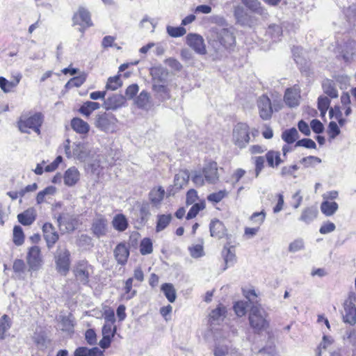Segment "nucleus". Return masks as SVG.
<instances>
[{"instance_id":"obj_27","label":"nucleus","mask_w":356,"mask_h":356,"mask_svg":"<svg viewBox=\"0 0 356 356\" xmlns=\"http://www.w3.org/2000/svg\"><path fill=\"white\" fill-rule=\"evenodd\" d=\"M71 127L74 131L79 134H87L90 131L88 123L79 118H74L71 120Z\"/></svg>"},{"instance_id":"obj_30","label":"nucleus","mask_w":356,"mask_h":356,"mask_svg":"<svg viewBox=\"0 0 356 356\" xmlns=\"http://www.w3.org/2000/svg\"><path fill=\"white\" fill-rule=\"evenodd\" d=\"M322 88L324 93L331 98H337L338 97V90L336 88L335 83L330 79H325L322 83Z\"/></svg>"},{"instance_id":"obj_43","label":"nucleus","mask_w":356,"mask_h":356,"mask_svg":"<svg viewBox=\"0 0 356 356\" xmlns=\"http://www.w3.org/2000/svg\"><path fill=\"white\" fill-rule=\"evenodd\" d=\"M56 191V189L54 186H50L45 188L44 190L40 191L36 197V202L38 204H40L44 201V197L47 195H52Z\"/></svg>"},{"instance_id":"obj_2","label":"nucleus","mask_w":356,"mask_h":356,"mask_svg":"<svg viewBox=\"0 0 356 356\" xmlns=\"http://www.w3.org/2000/svg\"><path fill=\"white\" fill-rule=\"evenodd\" d=\"M71 254L66 245H58L54 252L56 270L61 275L65 276L69 273L71 265Z\"/></svg>"},{"instance_id":"obj_6","label":"nucleus","mask_w":356,"mask_h":356,"mask_svg":"<svg viewBox=\"0 0 356 356\" xmlns=\"http://www.w3.org/2000/svg\"><path fill=\"white\" fill-rule=\"evenodd\" d=\"M250 128L245 123L236 124L232 132V141L238 147L242 149L250 143Z\"/></svg>"},{"instance_id":"obj_62","label":"nucleus","mask_w":356,"mask_h":356,"mask_svg":"<svg viewBox=\"0 0 356 356\" xmlns=\"http://www.w3.org/2000/svg\"><path fill=\"white\" fill-rule=\"evenodd\" d=\"M85 338L89 345L97 343V335L93 329H88L85 333Z\"/></svg>"},{"instance_id":"obj_22","label":"nucleus","mask_w":356,"mask_h":356,"mask_svg":"<svg viewBox=\"0 0 356 356\" xmlns=\"http://www.w3.org/2000/svg\"><path fill=\"white\" fill-rule=\"evenodd\" d=\"M222 256L225 263L224 269H226L228 266H233L236 261L234 246L232 245L230 243H227L222 249Z\"/></svg>"},{"instance_id":"obj_64","label":"nucleus","mask_w":356,"mask_h":356,"mask_svg":"<svg viewBox=\"0 0 356 356\" xmlns=\"http://www.w3.org/2000/svg\"><path fill=\"white\" fill-rule=\"evenodd\" d=\"M26 268L25 263L22 259H15L13 263V269L17 273H22Z\"/></svg>"},{"instance_id":"obj_7","label":"nucleus","mask_w":356,"mask_h":356,"mask_svg":"<svg viewBox=\"0 0 356 356\" xmlns=\"http://www.w3.org/2000/svg\"><path fill=\"white\" fill-rule=\"evenodd\" d=\"M92 270V266L86 260H80L74 267V274L77 281L83 285H86L89 282Z\"/></svg>"},{"instance_id":"obj_29","label":"nucleus","mask_w":356,"mask_h":356,"mask_svg":"<svg viewBox=\"0 0 356 356\" xmlns=\"http://www.w3.org/2000/svg\"><path fill=\"white\" fill-rule=\"evenodd\" d=\"M165 195V190L163 187L159 186L154 188L149 193L150 202L156 207L160 204Z\"/></svg>"},{"instance_id":"obj_3","label":"nucleus","mask_w":356,"mask_h":356,"mask_svg":"<svg viewBox=\"0 0 356 356\" xmlns=\"http://www.w3.org/2000/svg\"><path fill=\"white\" fill-rule=\"evenodd\" d=\"M268 314L260 305L252 306L250 314V325L255 332H259L268 327Z\"/></svg>"},{"instance_id":"obj_39","label":"nucleus","mask_w":356,"mask_h":356,"mask_svg":"<svg viewBox=\"0 0 356 356\" xmlns=\"http://www.w3.org/2000/svg\"><path fill=\"white\" fill-rule=\"evenodd\" d=\"M161 291L169 302H173L176 299V291L172 284L165 283L161 286Z\"/></svg>"},{"instance_id":"obj_61","label":"nucleus","mask_w":356,"mask_h":356,"mask_svg":"<svg viewBox=\"0 0 356 356\" xmlns=\"http://www.w3.org/2000/svg\"><path fill=\"white\" fill-rule=\"evenodd\" d=\"M254 159L255 165V176L257 177L264 168L265 159L264 156H255Z\"/></svg>"},{"instance_id":"obj_20","label":"nucleus","mask_w":356,"mask_h":356,"mask_svg":"<svg viewBox=\"0 0 356 356\" xmlns=\"http://www.w3.org/2000/svg\"><path fill=\"white\" fill-rule=\"evenodd\" d=\"M90 150L84 143H74L73 145V157L81 162L86 161L90 156Z\"/></svg>"},{"instance_id":"obj_15","label":"nucleus","mask_w":356,"mask_h":356,"mask_svg":"<svg viewBox=\"0 0 356 356\" xmlns=\"http://www.w3.org/2000/svg\"><path fill=\"white\" fill-rule=\"evenodd\" d=\"M44 238L48 249H51L59 239V235L51 223L46 222L42 226Z\"/></svg>"},{"instance_id":"obj_47","label":"nucleus","mask_w":356,"mask_h":356,"mask_svg":"<svg viewBox=\"0 0 356 356\" xmlns=\"http://www.w3.org/2000/svg\"><path fill=\"white\" fill-rule=\"evenodd\" d=\"M134 278L130 277L127 280L124 285V297L127 300H130L136 295V291L132 289Z\"/></svg>"},{"instance_id":"obj_52","label":"nucleus","mask_w":356,"mask_h":356,"mask_svg":"<svg viewBox=\"0 0 356 356\" xmlns=\"http://www.w3.org/2000/svg\"><path fill=\"white\" fill-rule=\"evenodd\" d=\"M164 63L172 70L177 72H180L183 68V65L181 63L174 58H167L164 60Z\"/></svg>"},{"instance_id":"obj_50","label":"nucleus","mask_w":356,"mask_h":356,"mask_svg":"<svg viewBox=\"0 0 356 356\" xmlns=\"http://www.w3.org/2000/svg\"><path fill=\"white\" fill-rule=\"evenodd\" d=\"M167 33L173 38H178L184 35L186 33V30L185 28L182 26L174 27L171 26H168Z\"/></svg>"},{"instance_id":"obj_33","label":"nucleus","mask_w":356,"mask_h":356,"mask_svg":"<svg viewBox=\"0 0 356 356\" xmlns=\"http://www.w3.org/2000/svg\"><path fill=\"white\" fill-rule=\"evenodd\" d=\"M171 214H160L157 216L156 232H160L164 230L172 220Z\"/></svg>"},{"instance_id":"obj_12","label":"nucleus","mask_w":356,"mask_h":356,"mask_svg":"<svg viewBox=\"0 0 356 356\" xmlns=\"http://www.w3.org/2000/svg\"><path fill=\"white\" fill-rule=\"evenodd\" d=\"M186 43L197 54L204 55L207 54L206 46L203 38L195 33H190L186 37Z\"/></svg>"},{"instance_id":"obj_17","label":"nucleus","mask_w":356,"mask_h":356,"mask_svg":"<svg viewBox=\"0 0 356 356\" xmlns=\"http://www.w3.org/2000/svg\"><path fill=\"white\" fill-rule=\"evenodd\" d=\"M234 17L237 23L242 26H252L254 24V19L242 6H236L234 9Z\"/></svg>"},{"instance_id":"obj_28","label":"nucleus","mask_w":356,"mask_h":356,"mask_svg":"<svg viewBox=\"0 0 356 356\" xmlns=\"http://www.w3.org/2000/svg\"><path fill=\"white\" fill-rule=\"evenodd\" d=\"M210 233L213 237L221 238L225 234V227L219 220H212L210 223Z\"/></svg>"},{"instance_id":"obj_10","label":"nucleus","mask_w":356,"mask_h":356,"mask_svg":"<svg viewBox=\"0 0 356 356\" xmlns=\"http://www.w3.org/2000/svg\"><path fill=\"white\" fill-rule=\"evenodd\" d=\"M257 107L260 118L264 120H268L271 118L273 115V108L271 101L268 96L263 95L257 99Z\"/></svg>"},{"instance_id":"obj_23","label":"nucleus","mask_w":356,"mask_h":356,"mask_svg":"<svg viewBox=\"0 0 356 356\" xmlns=\"http://www.w3.org/2000/svg\"><path fill=\"white\" fill-rule=\"evenodd\" d=\"M243 3L253 13L260 15L263 19H267L268 13L265 8L261 6L258 0H242Z\"/></svg>"},{"instance_id":"obj_45","label":"nucleus","mask_w":356,"mask_h":356,"mask_svg":"<svg viewBox=\"0 0 356 356\" xmlns=\"http://www.w3.org/2000/svg\"><path fill=\"white\" fill-rule=\"evenodd\" d=\"M330 100L328 97L320 96L318 98V108L321 111V115L324 116L330 106Z\"/></svg>"},{"instance_id":"obj_54","label":"nucleus","mask_w":356,"mask_h":356,"mask_svg":"<svg viewBox=\"0 0 356 356\" xmlns=\"http://www.w3.org/2000/svg\"><path fill=\"white\" fill-rule=\"evenodd\" d=\"M295 147H304L307 149H316L315 142L310 138H303L296 142Z\"/></svg>"},{"instance_id":"obj_4","label":"nucleus","mask_w":356,"mask_h":356,"mask_svg":"<svg viewBox=\"0 0 356 356\" xmlns=\"http://www.w3.org/2000/svg\"><path fill=\"white\" fill-rule=\"evenodd\" d=\"M118 120L111 113H99L94 119V125L105 133H113L117 127Z\"/></svg>"},{"instance_id":"obj_1","label":"nucleus","mask_w":356,"mask_h":356,"mask_svg":"<svg viewBox=\"0 0 356 356\" xmlns=\"http://www.w3.org/2000/svg\"><path fill=\"white\" fill-rule=\"evenodd\" d=\"M212 46L216 52L223 50L232 52L234 51L236 41L234 29L232 27H216L212 29Z\"/></svg>"},{"instance_id":"obj_21","label":"nucleus","mask_w":356,"mask_h":356,"mask_svg":"<svg viewBox=\"0 0 356 356\" xmlns=\"http://www.w3.org/2000/svg\"><path fill=\"white\" fill-rule=\"evenodd\" d=\"M129 256V249L128 246L124 243H120L116 245L114 249V257L118 264L124 265Z\"/></svg>"},{"instance_id":"obj_53","label":"nucleus","mask_w":356,"mask_h":356,"mask_svg":"<svg viewBox=\"0 0 356 356\" xmlns=\"http://www.w3.org/2000/svg\"><path fill=\"white\" fill-rule=\"evenodd\" d=\"M191 179L196 186H202L206 182L202 172L195 171L191 177Z\"/></svg>"},{"instance_id":"obj_48","label":"nucleus","mask_w":356,"mask_h":356,"mask_svg":"<svg viewBox=\"0 0 356 356\" xmlns=\"http://www.w3.org/2000/svg\"><path fill=\"white\" fill-rule=\"evenodd\" d=\"M152 242L149 238H143L140 245V252L143 255H146L152 252Z\"/></svg>"},{"instance_id":"obj_31","label":"nucleus","mask_w":356,"mask_h":356,"mask_svg":"<svg viewBox=\"0 0 356 356\" xmlns=\"http://www.w3.org/2000/svg\"><path fill=\"white\" fill-rule=\"evenodd\" d=\"M190 178V173L188 170H181L175 175L174 179L175 187L177 189H181L184 185H186Z\"/></svg>"},{"instance_id":"obj_11","label":"nucleus","mask_w":356,"mask_h":356,"mask_svg":"<svg viewBox=\"0 0 356 356\" xmlns=\"http://www.w3.org/2000/svg\"><path fill=\"white\" fill-rule=\"evenodd\" d=\"M300 88L296 84L293 87L287 88L285 91L284 100L290 108H294L300 104Z\"/></svg>"},{"instance_id":"obj_32","label":"nucleus","mask_w":356,"mask_h":356,"mask_svg":"<svg viewBox=\"0 0 356 356\" xmlns=\"http://www.w3.org/2000/svg\"><path fill=\"white\" fill-rule=\"evenodd\" d=\"M317 214L318 209L316 207H307L302 211L299 220L309 224L317 217Z\"/></svg>"},{"instance_id":"obj_46","label":"nucleus","mask_w":356,"mask_h":356,"mask_svg":"<svg viewBox=\"0 0 356 356\" xmlns=\"http://www.w3.org/2000/svg\"><path fill=\"white\" fill-rule=\"evenodd\" d=\"M61 330L67 332H73L74 323L71 316H62L60 318Z\"/></svg>"},{"instance_id":"obj_38","label":"nucleus","mask_w":356,"mask_h":356,"mask_svg":"<svg viewBox=\"0 0 356 356\" xmlns=\"http://www.w3.org/2000/svg\"><path fill=\"white\" fill-rule=\"evenodd\" d=\"M299 138V134L296 128L286 129L282 134V138L288 144H292Z\"/></svg>"},{"instance_id":"obj_13","label":"nucleus","mask_w":356,"mask_h":356,"mask_svg":"<svg viewBox=\"0 0 356 356\" xmlns=\"http://www.w3.org/2000/svg\"><path fill=\"white\" fill-rule=\"evenodd\" d=\"M57 223L63 232H70L75 229L76 220L69 213H60L57 217Z\"/></svg>"},{"instance_id":"obj_25","label":"nucleus","mask_w":356,"mask_h":356,"mask_svg":"<svg viewBox=\"0 0 356 356\" xmlns=\"http://www.w3.org/2000/svg\"><path fill=\"white\" fill-rule=\"evenodd\" d=\"M35 218L36 213L33 208H29L17 215L18 221L24 226H29L33 224Z\"/></svg>"},{"instance_id":"obj_24","label":"nucleus","mask_w":356,"mask_h":356,"mask_svg":"<svg viewBox=\"0 0 356 356\" xmlns=\"http://www.w3.org/2000/svg\"><path fill=\"white\" fill-rule=\"evenodd\" d=\"M80 179V173L78 169L75 167L68 168L64 175V183L67 186H74Z\"/></svg>"},{"instance_id":"obj_40","label":"nucleus","mask_w":356,"mask_h":356,"mask_svg":"<svg viewBox=\"0 0 356 356\" xmlns=\"http://www.w3.org/2000/svg\"><path fill=\"white\" fill-rule=\"evenodd\" d=\"M120 76V74H118L116 76L109 77L106 85V88L107 90H115L120 88L122 85Z\"/></svg>"},{"instance_id":"obj_37","label":"nucleus","mask_w":356,"mask_h":356,"mask_svg":"<svg viewBox=\"0 0 356 356\" xmlns=\"http://www.w3.org/2000/svg\"><path fill=\"white\" fill-rule=\"evenodd\" d=\"M112 223L113 227L119 232L124 231L128 227L127 220L123 214L116 215L114 217Z\"/></svg>"},{"instance_id":"obj_58","label":"nucleus","mask_w":356,"mask_h":356,"mask_svg":"<svg viewBox=\"0 0 356 356\" xmlns=\"http://www.w3.org/2000/svg\"><path fill=\"white\" fill-rule=\"evenodd\" d=\"M332 341L327 336H323V341L318 346V356L327 355L325 350L327 346L332 343Z\"/></svg>"},{"instance_id":"obj_59","label":"nucleus","mask_w":356,"mask_h":356,"mask_svg":"<svg viewBox=\"0 0 356 356\" xmlns=\"http://www.w3.org/2000/svg\"><path fill=\"white\" fill-rule=\"evenodd\" d=\"M15 87V83L8 81L6 78L0 76V88L5 92L8 93L11 89Z\"/></svg>"},{"instance_id":"obj_34","label":"nucleus","mask_w":356,"mask_h":356,"mask_svg":"<svg viewBox=\"0 0 356 356\" xmlns=\"http://www.w3.org/2000/svg\"><path fill=\"white\" fill-rule=\"evenodd\" d=\"M338 204L335 202L324 200L321 204V212L326 216H332L338 209Z\"/></svg>"},{"instance_id":"obj_44","label":"nucleus","mask_w":356,"mask_h":356,"mask_svg":"<svg viewBox=\"0 0 356 356\" xmlns=\"http://www.w3.org/2000/svg\"><path fill=\"white\" fill-rule=\"evenodd\" d=\"M24 241V234L22 228L15 225L13 228V243L16 245H21Z\"/></svg>"},{"instance_id":"obj_9","label":"nucleus","mask_w":356,"mask_h":356,"mask_svg":"<svg viewBox=\"0 0 356 356\" xmlns=\"http://www.w3.org/2000/svg\"><path fill=\"white\" fill-rule=\"evenodd\" d=\"M74 25H79V31L83 33L85 29L92 26L90 13L85 8H80L73 17Z\"/></svg>"},{"instance_id":"obj_14","label":"nucleus","mask_w":356,"mask_h":356,"mask_svg":"<svg viewBox=\"0 0 356 356\" xmlns=\"http://www.w3.org/2000/svg\"><path fill=\"white\" fill-rule=\"evenodd\" d=\"M218 170V165L215 161L209 162L204 165L202 172L206 182L215 184L218 181L219 174Z\"/></svg>"},{"instance_id":"obj_35","label":"nucleus","mask_w":356,"mask_h":356,"mask_svg":"<svg viewBox=\"0 0 356 356\" xmlns=\"http://www.w3.org/2000/svg\"><path fill=\"white\" fill-rule=\"evenodd\" d=\"M268 165L271 168L277 167L283 161L280 158V153L277 151L270 150L266 154Z\"/></svg>"},{"instance_id":"obj_41","label":"nucleus","mask_w":356,"mask_h":356,"mask_svg":"<svg viewBox=\"0 0 356 356\" xmlns=\"http://www.w3.org/2000/svg\"><path fill=\"white\" fill-rule=\"evenodd\" d=\"M282 33V27L280 25H270L266 31V34L269 35L274 42H276Z\"/></svg>"},{"instance_id":"obj_42","label":"nucleus","mask_w":356,"mask_h":356,"mask_svg":"<svg viewBox=\"0 0 356 356\" xmlns=\"http://www.w3.org/2000/svg\"><path fill=\"white\" fill-rule=\"evenodd\" d=\"M11 327L10 318L8 315L3 314L0 318V339L4 338V334Z\"/></svg>"},{"instance_id":"obj_56","label":"nucleus","mask_w":356,"mask_h":356,"mask_svg":"<svg viewBox=\"0 0 356 356\" xmlns=\"http://www.w3.org/2000/svg\"><path fill=\"white\" fill-rule=\"evenodd\" d=\"M300 163L303 164L305 167L308 168L310 166H313L315 163H321V159L317 156H309L307 157L302 158Z\"/></svg>"},{"instance_id":"obj_19","label":"nucleus","mask_w":356,"mask_h":356,"mask_svg":"<svg viewBox=\"0 0 356 356\" xmlns=\"http://www.w3.org/2000/svg\"><path fill=\"white\" fill-rule=\"evenodd\" d=\"M125 103V97L120 94H113L104 99V107L106 110L115 111Z\"/></svg>"},{"instance_id":"obj_49","label":"nucleus","mask_w":356,"mask_h":356,"mask_svg":"<svg viewBox=\"0 0 356 356\" xmlns=\"http://www.w3.org/2000/svg\"><path fill=\"white\" fill-rule=\"evenodd\" d=\"M149 100V93L145 90H143L140 95L137 97L136 104L138 107L144 108L148 104Z\"/></svg>"},{"instance_id":"obj_51","label":"nucleus","mask_w":356,"mask_h":356,"mask_svg":"<svg viewBox=\"0 0 356 356\" xmlns=\"http://www.w3.org/2000/svg\"><path fill=\"white\" fill-rule=\"evenodd\" d=\"M205 207V204L204 202H202L200 203H195L194 204L192 207L188 211L186 218L187 219H192L195 218L197 214L199 213L200 211L202 210Z\"/></svg>"},{"instance_id":"obj_60","label":"nucleus","mask_w":356,"mask_h":356,"mask_svg":"<svg viewBox=\"0 0 356 356\" xmlns=\"http://www.w3.org/2000/svg\"><path fill=\"white\" fill-rule=\"evenodd\" d=\"M227 193L225 190L219 191L218 192L210 194L207 199L210 202L218 203L220 202L227 195Z\"/></svg>"},{"instance_id":"obj_26","label":"nucleus","mask_w":356,"mask_h":356,"mask_svg":"<svg viewBox=\"0 0 356 356\" xmlns=\"http://www.w3.org/2000/svg\"><path fill=\"white\" fill-rule=\"evenodd\" d=\"M226 312V308L221 305L213 309L209 314L211 325H219L222 322L225 318Z\"/></svg>"},{"instance_id":"obj_36","label":"nucleus","mask_w":356,"mask_h":356,"mask_svg":"<svg viewBox=\"0 0 356 356\" xmlns=\"http://www.w3.org/2000/svg\"><path fill=\"white\" fill-rule=\"evenodd\" d=\"M100 108V105L95 102H86L80 107L79 111L86 117H89L90 115L95 110Z\"/></svg>"},{"instance_id":"obj_16","label":"nucleus","mask_w":356,"mask_h":356,"mask_svg":"<svg viewBox=\"0 0 356 356\" xmlns=\"http://www.w3.org/2000/svg\"><path fill=\"white\" fill-rule=\"evenodd\" d=\"M107 219L101 214H97L92 220L91 229L97 238L105 236L107 232Z\"/></svg>"},{"instance_id":"obj_57","label":"nucleus","mask_w":356,"mask_h":356,"mask_svg":"<svg viewBox=\"0 0 356 356\" xmlns=\"http://www.w3.org/2000/svg\"><path fill=\"white\" fill-rule=\"evenodd\" d=\"M150 212L149 210V206L147 204H143L140 209L139 217L140 219V223L145 224L147 222Z\"/></svg>"},{"instance_id":"obj_5","label":"nucleus","mask_w":356,"mask_h":356,"mask_svg":"<svg viewBox=\"0 0 356 356\" xmlns=\"http://www.w3.org/2000/svg\"><path fill=\"white\" fill-rule=\"evenodd\" d=\"M43 119L44 116L41 113H35L29 118L21 117L17 122L18 128L22 133L29 134V129H31L40 134Z\"/></svg>"},{"instance_id":"obj_18","label":"nucleus","mask_w":356,"mask_h":356,"mask_svg":"<svg viewBox=\"0 0 356 356\" xmlns=\"http://www.w3.org/2000/svg\"><path fill=\"white\" fill-rule=\"evenodd\" d=\"M342 316L345 323L352 325L356 323V307L354 302H351L350 300H345Z\"/></svg>"},{"instance_id":"obj_55","label":"nucleus","mask_w":356,"mask_h":356,"mask_svg":"<svg viewBox=\"0 0 356 356\" xmlns=\"http://www.w3.org/2000/svg\"><path fill=\"white\" fill-rule=\"evenodd\" d=\"M247 302L238 301L234 305V309L238 316H243L246 313Z\"/></svg>"},{"instance_id":"obj_8","label":"nucleus","mask_w":356,"mask_h":356,"mask_svg":"<svg viewBox=\"0 0 356 356\" xmlns=\"http://www.w3.org/2000/svg\"><path fill=\"white\" fill-rule=\"evenodd\" d=\"M26 261L30 270H37L42 264L40 248L33 245L29 249L26 256Z\"/></svg>"},{"instance_id":"obj_63","label":"nucleus","mask_w":356,"mask_h":356,"mask_svg":"<svg viewBox=\"0 0 356 356\" xmlns=\"http://www.w3.org/2000/svg\"><path fill=\"white\" fill-rule=\"evenodd\" d=\"M86 81V76L84 75L75 76L71 79L66 84V87L67 86H75L79 87L81 86Z\"/></svg>"}]
</instances>
